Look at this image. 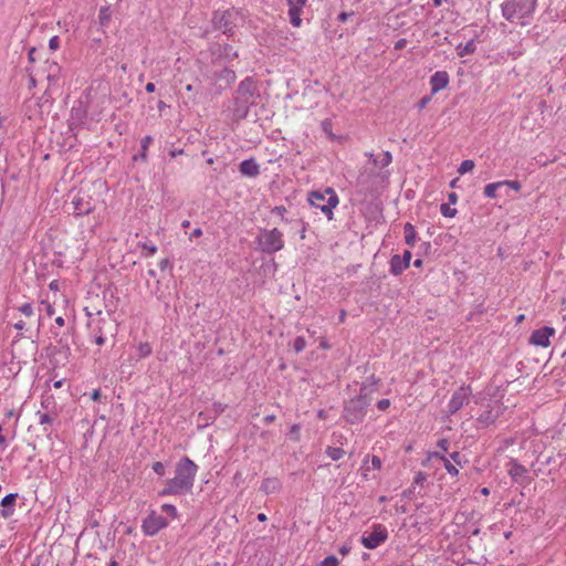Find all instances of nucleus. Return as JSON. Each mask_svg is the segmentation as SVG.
I'll use <instances>...</instances> for the list:
<instances>
[{
    "mask_svg": "<svg viewBox=\"0 0 566 566\" xmlns=\"http://www.w3.org/2000/svg\"><path fill=\"white\" fill-rule=\"evenodd\" d=\"M197 472L198 465L191 459L188 457L181 458L176 464L175 476L166 481L165 488L158 492V495L170 496L190 493Z\"/></svg>",
    "mask_w": 566,
    "mask_h": 566,
    "instance_id": "nucleus-1",
    "label": "nucleus"
},
{
    "mask_svg": "<svg viewBox=\"0 0 566 566\" xmlns=\"http://www.w3.org/2000/svg\"><path fill=\"white\" fill-rule=\"evenodd\" d=\"M371 382H364L360 385L359 392L344 401L342 417L350 424L360 423L364 421L368 407L371 403V395L375 391L374 386L379 381L373 375Z\"/></svg>",
    "mask_w": 566,
    "mask_h": 566,
    "instance_id": "nucleus-2",
    "label": "nucleus"
},
{
    "mask_svg": "<svg viewBox=\"0 0 566 566\" xmlns=\"http://www.w3.org/2000/svg\"><path fill=\"white\" fill-rule=\"evenodd\" d=\"M260 97L256 82L253 77H245L240 82L235 90L233 113L239 119H244L248 116L249 108L255 104L256 98Z\"/></svg>",
    "mask_w": 566,
    "mask_h": 566,
    "instance_id": "nucleus-3",
    "label": "nucleus"
},
{
    "mask_svg": "<svg viewBox=\"0 0 566 566\" xmlns=\"http://www.w3.org/2000/svg\"><path fill=\"white\" fill-rule=\"evenodd\" d=\"M307 201L312 207L319 209L328 221H332L334 219V209L338 206L339 198L333 188L326 187L322 190L310 191Z\"/></svg>",
    "mask_w": 566,
    "mask_h": 566,
    "instance_id": "nucleus-4",
    "label": "nucleus"
},
{
    "mask_svg": "<svg viewBox=\"0 0 566 566\" xmlns=\"http://www.w3.org/2000/svg\"><path fill=\"white\" fill-rule=\"evenodd\" d=\"M537 0H506L501 4L502 15L513 22L515 18H530L536 9Z\"/></svg>",
    "mask_w": 566,
    "mask_h": 566,
    "instance_id": "nucleus-5",
    "label": "nucleus"
},
{
    "mask_svg": "<svg viewBox=\"0 0 566 566\" xmlns=\"http://www.w3.org/2000/svg\"><path fill=\"white\" fill-rule=\"evenodd\" d=\"M255 243L261 252L274 254L284 248L283 233L277 228L261 229Z\"/></svg>",
    "mask_w": 566,
    "mask_h": 566,
    "instance_id": "nucleus-6",
    "label": "nucleus"
},
{
    "mask_svg": "<svg viewBox=\"0 0 566 566\" xmlns=\"http://www.w3.org/2000/svg\"><path fill=\"white\" fill-rule=\"evenodd\" d=\"M238 14L235 9L216 11L212 18L214 29L222 31L228 36L233 35Z\"/></svg>",
    "mask_w": 566,
    "mask_h": 566,
    "instance_id": "nucleus-7",
    "label": "nucleus"
},
{
    "mask_svg": "<svg viewBox=\"0 0 566 566\" xmlns=\"http://www.w3.org/2000/svg\"><path fill=\"white\" fill-rule=\"evenodd\" d=\"M168 521L156 511H150L149 514L143 520L142 531L144 535L153 537L157 535L161 530L168 526Z\"/></svg>",
    "mask_w": 566,
    "mask_h": 566,
    "instance_id": "nucleus-8",
    "label": "nucleus"
},
{
    "mask_svg": "<svg viewBox=\"0 0 566 566\" xmlns=\"http://www.w3.org/2000/svg\"><path fill=\"white\" fill-rule=\"evenodd\" d=\"M388 538L387 528L382 524H374L373 532L369 535L361 536V544L368 549H375Z\"/></svg>",
    "mask_w": 566,
    "mask_h": 566,
    "instance_id": "nucleus-9",
    "label": "nucleus"
},
{
    "mask_svg": "<svg viewBox=\"0 0 566 566\" xmlns=\"http://www.w3.org/2000/svg\"><path fill=\"white\" fill-rule=\"evenodd\" d=\"M71 205L73 206V214L76 217L86 216L94 211L95 206L91 196L78 191L73 196Z\"/></svg>",
    "mask_w": 566,
    "mask_h": 566,
    "instance_id": "nucleus-10",
    "label": "nucleus"
},
{
    "mask_svg": "<svg viewBox=\"0 0 566 566\" xmlns=\"http://www.w3.org/2000/svg\"><path fill=\"white\" fill-rule=\"evenodd\" d=\"M471 394L472 391L470 386H462L455 390L448 403L449 413L453 415L467 405L470 400Z\"/></svg>",
    "mask_w": 566,
    "mask_h": 566,
    "instance_id": "nucleus-11",
    "label": "nucleus"
},
{
    "mask_svg": "<svg viewBox=\"0 0 566 566\" xmlns=\"http://www.w3.org/2000/svg\"><path fill=\"white\" fill-rule=\"evenodd\" d=\"M555 334V329L549 326H544L532 332L530 344L541 347H548L551 342L549 337Z\"/></svg>",
    "mask_w": 566,
    "mask_h": 566,
    "instance_id": "nucleus-12",
    "label": "nucleus"
},
{
    "mask_svg": "<svg viewBox=\"0 0 566 566\" xmlns=\"http://www.w3.org/2000/svg\"><path fill=\"white\" fill-rule=\"evenodd\" d=\"M306 2L307 0H286L289 6L290 23L295 28H300L302 24L301 15Z\"/></svg>",
    "mask_w": 566,
    "mask_h": 566,
    "instance_id": "nucleus-13",
    "label": "nucleus"
},
{
    "mask_svg": "<svg viewBox=\"0 0 566 566\" xmlns=\"http://www.w3.org/2000/svg\"><path fill=\"white\" fill-rule=\"evenodd\" d=\"M499 417V409H494L493 407L488 406V408L484 411H482V413L476 418L478 427L488 428L495 423Z\"/></svg>",
    "mask_w": 566,
    "mask_h": 566,
    "instance_id": "nucleus-14",
    "label": "nucleus"
},
{
    "mask_svg": "<svg viewBox=\"0 0 566 566\" xmlns=\"http://www.w3.org/2000/svg\"><path fill=\"white\" fill-rule=\"evenodd\" d=\"M449 74L446 71H438L430 77L431 94H436L439 91L447 87L449 84Z\"/></svg>",
    "mask_w": 566,
    "mask_h": 566,
    "instance_id": "nucleus-15",
    "label": "nucleus"
},
{
    "mask_svg": "<svg viewBox=\"0 0 566 566\" xmlns=\"http://www.w3.org/2000/svg\"><path fill=\"white\" fill-rule=\"evenodd\" d=\"M17 499H18V493H9L1 500L0 514L3 518H9L14 514V506H15Z\"/></svg>",
    "mask_w": 566,
    "mask_h": 566,
    "instance_id": "nucleus-16",
    "label": "nucleus"
},
{
    "mask_svg": "<svg viewBox=\"0 0 566 566\" xmlns=\"http://www.w3.org/2000/svg\"><path fill=\"white\" fill-rule=\"evenodd\" d=\"M239 171L242 176L254 178L260 175V166L254 158H249L240 163Z\"/></svg>",
    "mask_w": 566,
    "mask_h": 566,
    "instance_id": "nucleus-17",
    "label": "nucleus"
},
{
    "mask_svg": "<svg viewBox=\"0 0 566 566\" xmlns=\"http://www.w3.org/2000/svg\"><path fill=\"white\" fill-rule=\"evenodd\" d=\"M507 473L513 481L517 482L521 478L525 476L527 470L524 465L517 462L515 459H511L507 463Z\"/></svg>",
    "mask_w": 566,
    "mask_h": 566,
    "instance_id": "nucleus-18",
    "label": "nucleus"
},
{
    "mask_svg": "<svg viewBox=\"0 0 566 566\" xmlns=\"http://www.w3.org/2000/svg\"><path fill=\"white\" fill-rule=\"evenodd\" d=\"M390 273L395 276L400 275L405 270L409 268L408 263L400 258L399 254H394L389 261Z\"/></svg>",
    "mask_w": 566,
    "mask_h": 566,
    "instance_id": "nucleus-19",
    "label": "nucleus"
},
{
    "mask_svg": "<svg viewBox=\"0 0 566 566\" xmlns=\"http://www.w3.org/2000/svg\"><path fill=\"white\" fill-rule=\"evenodd\" d=\"M108 322L104 318H101L96 322V325L92 329V335L94 336V342L96 345L101 346L105 344V335H104V326L107 325Z\"/></svg>",
    "mask_w": 566,
    "mask_h": 566,
    "instance_id": "nucleus-20",
    "label": "nucleus"
},
{
    "mask_svg": "<svg viewBox=\"0 0 566 566\" xmlns=\"http://www.w3.org/2000/svg\"><path fill=\"white\" fill-rule=\"evenodd\" d=\"M282 489V484L276 478H266L262 481L260 490L265 494L276 493Z\"/></svg>",
    "mask_w": 566,
    "mask_h": 566,
    "instance_id": "nucleus-21",
    "label": "nucleus"
},
{
    "mask_svg": "<svg viewBox=\"0 0 566 566\" xmlns=\"http://www.w3.org/2000/svg\"><path fill=\"white\" fill-rule=\"evenodd\" d=\"M218 55L220 59L226 60L227 62L233 61L239 56L238 51L228 43L218 45Z\"/></svg>",
    "mask_w": 566,
    "mask_h": 566,
    "instance_id": "nucleus-22",
    "label": "nucleus"
},
{
    "mask_svg": "<svg viewBox=\"0 0 566 566\" xmlns=\"http://www.w3.org/2000/svg\"><path fill=\"white\" fill-rule=\"evenodd\" d=\"M46 80L49 81V84H54L59 76H60V72H61V67L57 63L55 62H49L46 61Z\"/></svg>",
    "mask_w": 566,
    "mask_h": 566,
    "instance_id": "nucleus-23",
    "label": "nucleus"
},
{
    "mask_svg": "<svg viewBox=\"0 0 566 566\" xmlns=\"http://www.w3.org/2000/svg\"><path fill=\"white\" fill-rule=\"evenodd\" d=\"M455 50H457V53H458V55L460 57H464L467 55H471V54H473L476 51L475 40L472 39V40L468 41L464 45H462L460 43V44L457 45Z\"/></svg>",
    "mask_w": 566,
    "mask_h": 566,
    "instance_id": "nucleus-24",
    "label": "nucleus"
},
{
    "mask_svg": "<svg viewBox=\"0 0 566 566\" xmlns=\"http://www.w3.org/2000/svg\"><path fill=\"white\" fill-rule=\"evenodd\" d=\"M366 156L373 158V163L381 167H387L392 161V155L388 150L384 151L379 158H375L373 153H366Z\"/></svg>",
    "mask_w": 566,
    "mask_h": 566,
    "instance_id": "nucleus-25",
    "label": "nucleus"
},
{
    "mask_svg": "<svg viewBox=\"0 0 566 566\" xmlns=\"http://www.w3.org/2000/svg\"><path fill=\"white\" fill-rule=\"evenodd\" d=\"M403 232L406 244L412 248L417 240V232L415 227L411 223L407 222L403 227Z\"/></svg>",
    "mask_w": 566,
    "mask_h": 566,
    "instance_id": "nucleus-26",
    "label": "nucleus"
},
{
    "mask_svg": "<svg viewBox=\"0 0 566 566\" xmlns=\"http://www.w3.org/2000/svg\"><path fill=\"white\" fill-rule=\"evenodd\" d=\"M151 353H153V347H151L150 343H148V342L139 343L138 346L136 347L135 358L137 360L144 359V358L150 356Z\"/></svg>",
    "mask_w": 566,
    "mask_h": 566,
    "instance_id": "nucleus-27",
    "label": "nucleus"
},
{
    "mask_svg": "<svg viewBox=\"0 0 566 566\" xmlns=\"http://www.w3.org/2000/svg\"><path fill=\"white\" fill-rule=\"evenodd\" d=\"M151 143H153V137L150 135L145 136L140 140V153L138 155L134 156V160H137L138 158H140L142 160H146L147 151H148V148Z\"/></svg>",
    "mask_w": 566,
    "mask_h": 566,
    "instance_id": "nucleus-28",
    "label": "nucleus"
},
{
    "mask_svg": "<svg viewBox=\"0 0 566 566\" xmlns=\"http://www.w3.org/2000/svg\"><path fill=\"white\" fill-rule=\"evenodd\" d=\"M112 17L109 7H102L98 11V22L102 28L107 27Z\"/></svg>",
    "mask_w": 566,
    "mask_h": 566,
    "instance_id": "nucleus-29",
    "label": "nucleus"
},
{
    "mask_svg": "<svg viewBox=\"0 0 566 566\" xmlns=\"http://www.w3.org/2000/svg\"><path fill=\"white\" fill-rule=\"evenodd\" d=\"M502 188L501 186V182L497 181V182H492V184H488L485 187H484V190H483V193L486 198H490V199H494L497 197L496 195V190Z\"/></svg>",
    "mask_w": 566,
    "mask_h": 566,
    "instance_id": "nucleus-30",
    "label": "nucleus"
},
{
    "mask_svg": "<svg viewBox=\"0 0 566 566\" xmlns=\"http://www.w3.org/2000/svg\"><path fill=\"white\" fill-rule=\"evenodd\" d=\"M325 453L333 460L338 461L345 454L344 449L338 447H327Z\"/></svg>",
    "mask_w": 566,
    "mask_h": 566,
    "instance_id": "nucleus-31",
    "label": "nucleus"
},
{
    "mask_svg": "<svg viewBox=\"0 0 566 566\" xmlns=\"http://www.w3.org/2000/svg\"><path fill=\"white\" fill-rule=\"evenodd\" d=\"M441 462L450 475L457 476L459 474L458 468L450 461V459L447 457H441Z\"/></svg>",
    "mask_w": 566,
    "mask_h": 566,
    "instance_id": "nucleus-32",
    "label": "nucleus"
},
{
    "mask_svg": "<svg viewBox=\"0 0 566 566\" xmlns=\"http://www.w3.org/2000/svg\"><path fill=\"white\" fill-rule=\"evenodd\" d=\"M474 166H475V164H474V161H473V160H471V159H465V160H463V161L460 164V166H459V168H458V172H459L460 175H464V174H467V172H469V171L473 170Z\"/></svg>",
    "mask_w": 566,
    "mask_h": 566,
    "instance_id": "nucleus-33",
    "label": "nucleus"
},
{
    "mask_svg": "<svg viewBox=\"0 0 566 566\" xmlns=\"http://www.w3.org/2000/svg\"><path fill=\"white\" fill-rule=\"evenodd\" d=\"M449 203H442L440 207L441 214L446 218H453L457 216L458 210L455 208H451Z\"/></svg>",
    "mask_w": 566,
    "mask_h": 566,
    "instance_id": "nucleus-34",
    "label": "nucleus"
},
{
    "mask_svg": "<svg viewBox=\"0 0 566 566\" xmlns=\"http://www.w3.org/2000/svg\"><path fill=\"white\" fill-rule=\"evenodd\" d=\"M226 407L227 406L221 402H214L212 405V410H211V412L213 413L211 417V421H214L224 411Z\"/></svg>",
    "mask_w": 566,
    "mask_h": 566,
    "instance_id": "nucleus-35",
    "label": "nucleus"
},
{
    "mask_svg": "<svg viewBox=\"0 0 566 566\" xmlns=\"http://www.w3.org/2000/svg\"><path fill=\"white\" fill-rule=\"evenodd\" d=\"M306 347V340L303 336H297L295 339H294V343H293V348L296 353H301L304 350V348Z\"/></svg>",
    "mask_w": 566,
    "mask_h": 566,
    "instance_id": "nucleus-36",
    "label": "nucleus"
},
{
    "mask_svg": "<svg viewBox=\"0 0 566 566\" xmlns=\"http://www.w3.org/2000/svg\"><path fill=\"white\" fill-rule=\"evenodd\" d=\"M39 417V423L40 424H51L53 422V417L50 415V412H36Z\"/></svg>",
    "mask_w": 566,
    "mask_h": 566,
    "instance_id": "nucleus-37",
    "label": "nucleus"
},
{
    "mask_svg": "<svg viewBox=\"0 0 566 566\" xmlns=\"http://www.w3.org/2000/svg\"><path fill=\"white\" fill-rule=\"evenodd\" d=\"M161 511L167 513L168 515H170L172 518L178 517V511H177L176 506L172 504H163Z\"/></svg>",
    "mask_w": 566,
    "mask_h": 566,
    "instance_id": "nucleus-38",
    "label": "nucleus"
},
{
    "mask_svg": "<svg viewBox=\"0 0 566 566\" xmlns=\"http://www.w3.org/2000/svg\"><path fill=\"white\" fill-rule=\"evenodd\" d=\"M500 182L502 187H509L515 191H518L522 188V185L518 180H502Z\"/></svg>",
    "mask_w": 566,
    "mask_h": 566,
    "instance_id": "nucleus-39",
    "label": "nucleus"
},
{
    "mask_svg": "<svg viewBox=\"0 0 566 566\" xmlns=\"http://www.w3.org/2000/svg\"><path fill=\"white\" fill-rule=\"evenodd\" d=\"M19 312H21L23 315L30 317L34 315L33 305L31 303H24L19 308Z\"/></svg>",
    "mask_w": 566,
    "mask_h": 566,
    "instance_id": "nucleus-40",
    "label": "nucleus"
},
{
    "mask_svg": "<svg viewBox=\"0 0 566 566\" xmlns=\"http://www.w3.org/2000/svg\"><path fill=\"white\" fill-rule=\"evenodd\" d=\"M338 559L336 556L334 555H329L327 557H325L319 564L318 566H338Z\"/></svg>",
    "mask_w": 566,
    "mask_h": 566,
    "instance_id": "nucleus-41",
    "label": "nucleus"
},
{
    "mask_svg": "<svg viewBox=\"0 0 566 566\" xmlns=\"http://www.w3.org/2000/svg\"><path fill=\"white\" fill-rule=\"evenodd\" d=\"M322 128H323L324 133L328 136L329 139L334 140L336 138V136L332 133V123H331V120L325 119L322 123Z\"/></svg>",
    "mask_w": 566,
    "mask_h": 566,
    "instance_id": "nucleus-42",
    "label": "nucleus"
},
{
    "mask_svg": "<svg viewBox=\"0 0 566 566\" xmlns=\"http://www.w3.org/2000/svg\"><path fill=\"white\" fill-rule=\"evenodd\" d=\"M142 248L147 251L145 253V256H150V255L155 254L157 252V250H158L156 244L148 243V242L142 243Z\"/></svg>",
    "mask_w": 566,
    "mask_h": 566,
    "instance_id": "nucleus-43",
    "label": "nucleus"
},
{
    "mask_svg": "<svg viewBox=\"0 0 566 566\" xmlns=\"http://www.w3.org/2000/svg\"><path fill=\"white\" fill-rule=\"evenodd\" d=\"M271 212L279 216L282 221L287 222V219L285 218L286 208L284 206H276L271 210Z\"/></svg>",
    "mask_w": 566,
    "mask_h": 566,
    "instance_id": "nucleus-44",
    "label": "nucleus"
},
{
    "mask_svg": "<svg viewBox=\"0 0 566 566\" xmlns=\"http://www.w3.org/2000/svg\"><path fill=\"white\" fill-rule=\"evenodd\" d=\"M300 431H301V426L298 423H294L291 429H290V432H289V436L291 437V439H293L294 441H298L300 440Z\"/></svg>",
    "mask_w": 566,
    "mask_h": 566,
    "instance_id": "nucleus-45",
    "label": "nucleus"
},
{
    "mask_svg": "<svg viewBox=\"0 0 566 566\" xmlns=\"http://www.w3.org/2000/svg\"><path fill=\"white\" fill-rule=\"evenodd\" d=\"M153 470L160 476L165 475V473H166L165 464L160 461L153 463Z\"/></svg>",
    "mask_w": 566,
    "mask_h": 566,
    "instance_id": "nucleus-46",
    "label": "nucleus"
},
{
    "mask_svg": "<svg viewBox=\"0 0 566 566\" xmlns=\"http://www.w3.org/2000/svg\"><path fill=\"white\" fill-rule=\"evenodd\" d=\"M427 480V474L422 471L417 472L413 478V484L422 485Z\"/></svg>",
    "mask_w": 566,
    "mask_h": 566,
    "instance_id": "nucleus-47",
    "label": "nucleus"
},
{
    "mask_svg": "<svg viewBox=\"0 0 566 566\" xmlns=\"http://www.w3.org/2000/svg\"><path fill=\"white\" fill-rule=\"evenodd\" d=\"M389 407H390V400H389V399H387V398H382V399H380V400L377 402V408H378L380 411H385V410H387Z\"/></svg>",
    "mask_w": 566,
    "mask_h": 566,
    "instance_id": "nucleus-48",
    "label": "nucleus"
},
{
    "mask_svg": "<svg viewBox=\"0 0 566 566\" xmlns=\"http://www.w3.org/2000/svg\"><path fill=\"white\" fill-rule=\"evenodd\" d=\"M59 46H60V38L57 35L52 36L49 41L50 50L55 51L59 49Z\"/></svg>",
    "mask_w": 566,
    "mask_h": 566,
    "instance_id": "nucleus-49",
    "label": "nucleus"
},
{
    "mask_svg": "<svg viewBox=\"0 0 566 566\" xmlns=\"http://www.w3.org/2000/svg\"><path fill=\"white\" fill-rule=\"evenodd\" d=\"M76 117H78V120H82L85 116H86V111L85 109H82V108H73L72 109V118L74 119Z\"/></svg>",
    "mask_w": 566,
    "mask_h": 566,
    "instance_id": "nucleus-50",
    "label": "nucleus"
},
{
    "mask_svg": "<svg viewBox=\"0 0 566 566\" xmlns=\"http://www.w3.org/2000/svg\"><path fill=\"white\" fill-rule=\"evenodd\" d=\"M462 458L463 455L458 451L450 453V459L458 465H462Z\"/></svg>",
    "mask_w": 566,
    "mask_h": 566,
    "instance_id": "nucleus-51",
    "label": "nucleus"
},
{
    "mask_svg": "<svg viewBox=\"0 0 566 566\" xmlns=\"http://www.w3.org/2000/svg\"><path fill=\"white\" fill-rule=\"evenodd\" d=\"M41 306H43V310L45 311L46 315L50 316V317L55 312L54 307L50 303H48V302L42 301L41 302Z\"/></svg>",
    "mask_w": 566,
    "mask_h": 566,
    "instance_id": "nucleus-52",
    "label": "nucleus"
},
{
    "mask_svg": "<svg viewBox=\"0 0 566 566\" xmlns=\"http://www.w3.org/2000/svg\"><path fill=\"white\" fill-rule=\"evenodd\" d=\"M371 467L375 470H379L381 468V459L378 455L371 457Z\"/></svg>",
    "mask_w": 566,
    "mask_h": 566,
    "instance_id": "nucleus-53",
    "label": "nucleus"
},
{
    "mask_svg": "<svg viewBox=\"0 0 566 566\" xmlns=\"http://www.w3.org/2000/svg\"><path fill=\"white\" fill-rule=\"evenodd\" d=\"M430 101H431V96H430V95H429V96H423V97L418 102V104H417L418 108H419V109L424 108V107L428 105V103H429Z\"/></svg>",
    "mask_w": 566,
    "mask_h": 566,
    "instance_id": "nucleus-54",
    "label": "nucleus"
},
{
    "mask_svg": "<svg viewBox=\"0 0 566 566\" xmlns=\"http://www.w3.org/2000/svg\"><path fill=\"white\" fill-rule=\"evenodd\" d=\"M354 15V12H340L337 17L339 22H346L349 17Z\"/></svg>",
    "mask_w": 566,
    "mask_h": 566,
    "instance_id": "nucleus-55",
    "label": "nucleus"
},
{
    "mask_svg": "<svg viewBox=\"0 0 566 566\" xmlns=\"http://www.w3.org/2000/svg\"><path fill=\"white\" fill-rule=\"evenodd\" d=\"M407 45V40L406 39H399L398 41H396L395 43V50L399 51V50H402L405 49V46Z\"/></svg>",
    "mask_w": 566,
    "mask_h": 566,
    "instance_id": "nucleus-56",
    "label": "nucleus"
},
{
    "mask_svg": "<svg viewBox=\"0 0 566 566\" xmlns=\"http://www.w3.org/2000/svg\"><path fill=\"white\" fill-rule=\"evenodd\" d=\"M458 201V195L455 192H450L448 195V203L449 205H455Z\"/></svg>",
    "mask_w": 566,
    "mask_h": 566,
    "instance_id": "nucleus-57",
    "label": "nucleus"
},
{
    "mask_svg": "<svg viewBox=\"0 0 566 566\" xmlns=\"http://www.w3.org/2000/svg\"><path fill=\"white\" fill-rule=\"evenodd\" d=\"M411 256H412V254H411V252H410L409 250H406V251L403 252V254H402V255H400V258H401L402 260H405V261H406V263H408V265H409V266H410Z\"/></svg>",
    "mask_w": 566,
    "mask_h": 566,
    "instance_id": "nucleus-58",
    "label": "nucleus"
},
{
    "mask_svg": "<svg viewBox=\"0 0 566 566\" xmlns=\"http://www.w3.org/2000/svg\"><path fill=\"white\" fill-rule=\"evenodd\" d=\"M438 447L447 452L448 451V447H449V441L447 439H441L438 442Z\"/></svg>",
    "mask_w": 566,
    "mask_h": 566,
    "instance_id": "nucleus-59",
    "label": "nucleus"
},
{
    "mask_svg": "<svg viewBox=\"0 0 566 566\" xmlns=\"http://www.w3.org/2000/svg\"><path fill=\"white\" fill-rule=\"evenodd\" d=\"M338 552H339V554L342 556H346V555H348L350 553V546L343 545V546L339 547Z\"/></svg>",
    "mask_w": 566,
    "mask_h": 566,
    "instance_id": "nucleus-60",
    "label": "nucleus"
},
{
    "mask_svg": "<svg viewBox=\"0 0 566 566\" xmlns=\"http://www.w3.org/2000/svg\"><path fill=\"white\" fill-rule=\"evenodd\" d=\"M101 390L99 389H94L91 394V399L94 400V401H97L101 399Z\"/></svg>",
    "mask_w": 566,
    "mask_h": 566,
    "instance_id": "nucleus-61",
    "label": "nucleus"
},
{
    "mask_svg": "<svg viewBox=\"0 0 566 566\" xmlns=\"http://www.w3.org/2000/svg\"><path fill=\"white\" fill-rule=\"evenodd\" d=\"M276 419L275 415H268L263 418V422L265 424H271L272 422H274Z\"/></svg>",
    "mask_w": 566,
    "mask_h": 566,
    "instance_id": "nucleus-62",
    "label": "nucleus"
},
{
    "mask_svg": "<svg viewBox=\"0 0 566 566\" xmlns=\"http://www.w3.org/2000/svg\"><path fill=\"white\" fill-rule=\"evenodd\" d=\"M184 154V149L182 148H179V149H172L169 151V156L175 158L177 156H180Z\"/></svg>",
    "mask_w": 566,
    "mask_h": 566,
    "instance_id": "nucleus-63",
    "label": "nucleus"
},
{
    "mask_svg": "<svg viewBox=\"0 0 566 566\" xmlns=\"http://www.w3.org/2000/svg\"><path fill=\"white\" fill-rule=\"evenodd\" d=\"M202 235V230L200 228H196L190 234V239L200 238Z\"/></svg>",
    "mask_w": 566,
    "mask_h": 566,
    "instance_id": "nucleus-64",
    "label": "nucleus"
}]
</instances>
